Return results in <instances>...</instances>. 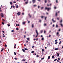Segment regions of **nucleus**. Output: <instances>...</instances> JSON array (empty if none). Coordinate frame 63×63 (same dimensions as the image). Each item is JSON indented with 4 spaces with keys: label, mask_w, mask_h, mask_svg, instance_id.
<instances>
[{
    "label": "nucleus",
    "mask_w": 63,
    "mask_h": 63,
    "mask_svg": "<svg viewBox=\"0 0 63 63\" xmlns=\"http://www.w3.org/2000/svg\"><path fill=\"white\" fill-rule=\"evenodd\" d=\"M45 10H47V11H49L50 10H51V8L46 7Z\"/></svg>",
    "instance_id": "1"
},
{
    "label": "nucleus",
    "mask_w": 63,
    "mask_h": 63,
    "mask_svg": "<svg viewBox=\"0 0 63 63\" xmlns=\"http://www.w3.org/2000/svg\"><path fill=\"white\" fill-rule=\"evenodd\" d=\"M35 32H36V33H37V35L35 37V38H37V36H38V35L39 33H38V31H37V30H36Z\"/></svg>",
    "instance_id": "2"
},
{
    "label": "nucleus",
    "mask_w": 63,
    "mask_h": 63,
    "mask_svg": "<svg viewBox=\"0 0 63 63\" xmlns=\"http://www.w3.org/2000/svg\"><path fill=\"white\" fill-rule=\"evenodd\" d=\"M56 35L57 36H58V37H59L60 36V34H59V32H57L56 33Z\"/></svg>",
    "instance_id": "3"
},
{
    "label": "nucleus",
    "mask_w": 63,
    "mask_h": 63,
    "mask_svg": "<svg viewBox=\"0 0 63 63\" xmlns=\"http://www.w3.org/2000/svg\"><path fill=\"white\" fill-rule=\"evenodd\" d=\"M52 20L53 23H54V22H56V21H55L54 20V19L53 18L52 19Z\"/></svg>",
    "instance_id": "4"
},
{
    "label": "nucleus",
    "mask_w": 63,
    "mask_h": 63,
    "mask_svg": "<svg viewBox=\"0 0 63 63\" xmlns=\"http://www.w3.org/2000/svg\"><path fill=\"white\" fill-rule=\"evenodd\" d=\"M1 17H3L4 16L3 14L1 13Z\"/></svg>",
    "instance_id": "5"
},
{
    "label": "nucleus",
    "mask_w": 63,
    "mask_h": 63,
    "mask_svg": "<svg viewBox=\"0 0 63 63\" xmlns=\"http://www.w3.org/2000/svg\"><path fill=\"white\" fill-rule=\"evenodd\" d=\"M32 2H33V3H35V2L36 1V0H32Z\"/></svg>",
    "instance_id": "6"
},
{
    "label": "nucleus",
    "mask_w": 63,
    "mask_h": 63,
    "mask_svg": "<svg viewBox=\"0 0 63 63\" xmlns=\"http://www.w3.org/2000/svg\"><path fill=\"white\" fill-rule=\"evenodd\" d=\"M34 26V24H32V28H33Z\"/></svg>",
    "instance_id": "7"
},
{
    "label": "nucleus",
    "mask_w": 63,
    "mask_h": 63,
    "mask_svg": "<svg viewBox=\"0 0 63 63\" xmlns=\"http://www.w3.org/2000/svg\"><path fill=\"white\" fill-rule=\"evenodd\" d=\"M28 16H30V17H32V16H31V15H30V14H28Z\"/></svg>",
    "instance_id": "8"
},
{
    "label": "nucleus",
    "mask_w": 63,
    "mask_h": 63,
    "mask_svg": "<svg viewBox=\"0 0 63 63\" xmlns=\"http://www.w3.org/2000/svg\"><path fill=\"white\" fill-rule=\"evenodd\" d=\"M17 15H20V13L19 12H18V13H17Z\"/></svg>",
    "instance_id": "9"
},
{
    "label": "nucleus",
    "mask_w": 63,
    "mask_h": 63,
    "mask_svg": "<svg viewBox=\"0 0 63 63\" xmlns=\"http://www.w3.org/2000/svg\"><path fill=\"white\" fill-rule=\"evenodd\" d=\"M22 50L24 52H25V51L24 49H22Z\"/></svg>",
    "instance_id": "10"
},
{
    "label": "nucleus",
    "mask_w": 63,
    "mask_h": 63,
    "mask_svg": "<svg viewBox=\"0 0 63 63\" xmlns=\"http://www.w3.org/2000/svg\"><path fill=\"white\" fill-rule=\"evenodd\" d=\"M50 56H48V59H50Z\"/></svg>",
    "instance_id": "11"
},
{
    "label": "nucleus",
    "mask_w": 63,
    "mask_h": 63,
    "mask_svg": "<svg viewBox=\"0 0 63 63\" xmlns=\"http://www.w3.org/2000/svg\"><path fill=\"white\" fill-rule=\"evenodd\" d=\"M25 22L24 21L23 22L22 24L23 25L25 24Z\"/></svg>",
    "instance_id": "12"
},
{
    "label": "nucleus",
    "mask_w": 63,
    "mask_h": 63,
    "mask_svg": "<svg viewBox=\"0 0 63 63\" xmlns=\"http://www.w3.org/2000/svg\"><path fill=\"white\" fill-rule=\"evenodd\" d=\"M56 28H58V26L57 24H56Z\"/></svg>",
    "instance_id": "13"
},
{
    "label": "nucleus",
    "mask_w": 63,
    "mask_h": 63,
    "mask_svg": "<svg viewBox=\"0 0 63 63\" xmlns=\"http://www.w3.org/2000/svg\"><path fill=\"white\" fill-rule=\"evenodd\" d=\"M58 49H59V48H56L55 49V50H58Z\"/></svg>",
    "instance_id": "14"
},
{
    "label": "nucleus",
    "mask_w": 63,
    "mask_h": 63,
    "mask_svg": "<svg viewBox=\"0 0 63 63\" xmlns=\"http://www.w3.org/2000/svg\"><path fill=\"white\" fill-rule=\"evenodd\" d=\"M54 9H56L57 8L56 6H54Z\"/></svg>",
    "instance_id": "15"
},
{
    "label": "nucleus",
    "mask_w": 63,
    "mask_h": 63,
    "mask_svg": "<svg viewBox=\"0 0 63 63\" xmlns=\"http://www.w3.org/2000/svg\"><path fill=\"white\" fill-rule=\"evenodd\" d=\"M3 49H4V48H2V49L1 50V52H2V51H3Z\"/></svg>",
    "instance_id": "16"
},
{
    "label": "nucleus",
    "mask_w": 63,
    "mask_h": 63,
    "mask_svg": "<svg viewBox=\"0 0 63 63\" xmlns=\"http://www.w3.org/2000/svg\"><path fill=\"white\" fill-rule=\"evenodd\" d=\"M7 25L8 26H10V24H7Z\"/></svg>",
    "instance_id": "17"
},
{
    "label": "nucleus",
    "mask_w": 63,
    "mask_h": 63,
    "mask_svg": "<svg viewBox=\"0 0 63 63\" xmlns=\"http://www.w3.org/2000/svg\"><path fill=\"white\" fill-rule=\"evenodd\" d=\"M42 52H44V48H43L42 49Z\"/></svg>",
    "instance_id": "18"
},
{
    "label": "nucleus",
    "mask_w": 63,
    "mask_h": 63,
    "mask_svg": "<svg viewBox=\"0 0 63 63\" xmlns=\"http://www.w3.org/2000/svg\"><path fill=\"white\" fill-rule=\"evenodd\" d=\"M41 40H42V41H43V40H44V37L42 38Z\"/></svg>",
    "instance_id": "19"
},
{
    "label": "nucleus",
    "mask_w": 63,
    "mask_h": 63,
    "mask_svg": "<svg viewBox=\"0 0 63 63\" xmlns=\"http://www.w3.org/2000/svg\"><path fill=\"white\" fill-rule=\"evenodd\" d=\"M33 43L34 44V45H35V44H36V42L35 41L34 43Z\"/></svg>",
    "instance_id": "20"
},
{
    "label": "nucleus",
    "mask_w": 63,
    "mask_h": 63,
    "mask_svg": "<svg viewBox=\"0 0 63 63\" xmlns=\"http://www.w3.org/2000/svg\"><path fill=\"white\" fill-rule=\"evenodd\" d=\"M16 26H19V24H16Z\"/></svg>",
    "instance_id": "21"
},
{
    "label": "nucleus",
    "mask_w": 63,
    "mask_h": 63,
    "mask_svg": "<svg viewBox=\"0 0 63 63\" xmlns=\"http://www.w3.org/2000/svg\"><path fill=\"white\" fill-rule=\"evenodd\" d=\"M61 41H60V43H59V44L60 45H60H61Z\"/></svg>",
    "instance_id": "22"
},
{
    "label": "nucleus",
    "mask_w": 63,
    "mask_h": 63,
    "mask_svg": "<svg viewBox=\"0 0 63 63\" xmlns=\"http://www.w3.org/2000/svg\"><path fill=\"white\" fill-rule=\"evenodd\" d=\"M32 53H34V51H32Z\"/></svg>",
    "instance_id": "23"
},
{
    "label": "nucleus",
    "mask_w": 63,
    "mask_h": 63,
    "mask_svg": "<svg viewBox=\"0 0 63 63\" xmlns=\"http://www.w3.org/2000/svg\"><path fill=\"white\" fill-rule=\"evenodd\" d=\"M29 39H30V38H27V40H28V41H29Z\"/></svg>",
    "instance_id": "24"
},
{
    "label": "nucleus",
    "mask_w": 63,
    "mask_h": 63,
    "mask_svg": "<svg viewBox=\"0 0 63 63\" xmlns=\"http://www.w3.org/2000/svg\"><path fill=\"white\" fill-rule=\"evenodd\" d=\"M24 49L25 50H28V48H25Z\"/></svg>",
    "instance_id": "25"
},
{
    "label": "nucleus",
    "mask_w": 63,
    "mask_h": 63,
    "mask_svg": "<svg viewBox=\"0 0 63 63\" xmlns=\"http://www.w3.org/2000/svg\"><path fill=\"white\" fill-rule=\"evenodd\" d=\"M14 53L15 55H16V52H14Z\"/></svg>",
    "instance_id": "26"
},
{
    "label": "nucleus",
    "mask_w": 63,
    "mask_h": 63,
    "mask_svg": "<svg viewBox=\"0 0 63 63\" xmlns=\"http://www.w3.org/2000/svg\"><path fill=\"white\" fill-rule=\"evenodd\" d=\"M61 26L62 27H63V24H60Z\"/></svg>",
    "instance_id": "27"
},
{
    "label": "nucleus",
    "mask_w": 63,
    "mask_h": 63,
    "mask_svg": "<svg viewBox=\"0 0 63 63\" xmlns=\"http://www.w3.org/2000/svg\"><path fill=\"white\" fill-rule=\"evenodd\" d=\"M28 23H30V21H28Z\"/></svg>",
    "instance_id": "28"
},
{
    "label": "nucleus",
    "mask_w": 63,
    "mask_h": 63,
    "mask_svg": "<svg viewBox=\"0 0 63 63\" xmlns=\"http://www.w3.org/2000/svg\"><path fill=\"white\" fill-rule=\"evenodd\" d=\"M57 59H55L54 60V61H56V60H57Z\"/></svg>",
    "instance_id": "29"
},
{
    "label": "nucleus",
    "mask_w": 63,
    "mask_h": 63,
    "mask_svg": "<svg viewBox=\"0 0 63 63\" xmlns=\"http://www.w3.org/2000/svg\"><path fill=\"white\" fill-rule=\"evenodd\" d=\"M16 30H17V31H18V28H16Z\"/></svg>",
    "instance_id": "30"
},
{
    "label": "nucleus",
    "mask_w": 63,
    "mask_h": 63,
    "mask_svg": "<svg viewBox=\"0 0 63 63\" xmlns=\"http://www.w3.org/2000/svg\"><path fill=\"white\" fill-rule=\"evenodd\" d=\"M22 61H23V62H24L25 61V59H23L22 60Z\"/></svg>",
    "instance_id": "31"
},
{
    "label": "nucleus",
    "mask_w": 63,
    "mask_h": 63,
    "mask_svg": "<svg viewBox=\"0 0 63 63\" xmlns=\"http://www.w3.org/2000/svg\"><path fill=\"white\" fill-rule=\"evenodd\" d=\"M43 9H44V7H42L41 8V10H43Z\"/></svg>",
    "instance_id": "32"
},
{
    "label": "nucleus",
    "mask_w": 63,
    "mask_h": 63,
    "mask_svg": "<svg viewBox=\"0 0 63 63\" xmlns=\"http://www.w3.org/2000/svg\"><path fill=\"white\" fill-rule=\"evenodd\" d=\"M44 58H45L43 57V58H41V60H43V59H44Z\"/></svg>",
    "instance_id": "33"
},
{
    "label": "nucleus",
    "mask_w": 63,
    "mask_h": 63,
    "mask_svg": "<svg viewBox=\"0 0 63 63\" xmlns=\"http://www.w3.org/2000/svg\"><path fill=\"white\" fill-rule=\"evenodd\" d=\"M44 33H45V34H46V31L45 30L44 31Z\"/></svg>",
    "instance_id": "34"
},
{
    "label": "nucleus",
    "mask_w": 63,
    "mask_h": 63,
    "mask_svg": "<svg viewBox=\"0 0 63 63\" xmlns=\"http://www.w3.org/2000/svg\"><path fill=\"white\" fill-rule=\"evenodd\" d=\"M57 55L58 56H59V53H57Z\"/></svg>",
    "instance_id": "35"
},
{
    "label": "nucleus",
    "mask_w": 63,
    "mask_h": 63,
    "mask_svg": "<svg viewBox=\"0 0 63 63\" xmlns=\"http://www.w3.org/2000/svg\"><path fill=\"white\" fill-rule=\"evenodd\" d=\"M54 56H52V58H54Z\"/></svg>",
    "instance_id": "36"
},
{
    "label": "nucleus",
    "mask_w": 63,
    "mask_h": 63,
    "mask_svg": "<svg viewBox=\"0 0 63 63\" xmlns=\"http://www.w3.org/2000/svg\"><path fill=\"white\" fill-rule=\"evenodd\" d=\"M18 8V5H16V8Z\"/></svg>",
    "instance_id": "37"
},
{
    "label": "nucleus",
    "mask_w": 63,
    "mask_h": 63,
    "mask_svg": "<svg viewBox=\"0 0 63 63\" xmlns=\"http://www.w3.org/2000/svg\"><path fill=\"white\" fill-rule=\"evenodd\" d=\"M55 16H57V12L56 13Z\"/></svg>",
    "instance_id": "38"
},
{
    "label": "nucleus",
    "mask_w": 63,
    "mask_h": 63,
    "mask_svg": "<svg viewBox=\"0 0 63 63\" xmlns=\"http://www.w3.org/2000/svg\"><path fill=\"white\" fill-rule=\"evenodd\" d=\"M47 0H45V3H47Z\"/></svg>",
    "instance_id": "39"
},
{
    "label": "nucleus",
    "mask_w": 63,
    "mask_h": 63,
    "mask_svg": "<svg viewBox=\"0 0 63 63\" xmlns=\"http://www.w3.org/2000/svg\"><path fill=\"white\" fill-rule=\"evenodd\" d=\"M60 31H61V29H59V30H58V31L59 32H60Z\"/></svg>",
    "instance_id": "40"
},
{
    "label": "nucleus",
    "mask_w": 63,
    "mask_h": 63,
    "mask_svg": "<svg viewBox=\"0 0 63 63\" xmlns=\"http://www.w3.org/2000/svg\"><path fill=\"white\" fill-rule=\"evenodd\" d=\"M41 18H44V16H41Z\"/></svg>",
    "instance_id": "41"
},
{
    "label": "nucleus",
    "mask_w": 63,
    "mask_h": 63,
    "mask_svg": "<svg viewBox=\"0 0 63 63\" xmlns=\"http://www.w3.org/2000/svg\"><path fill=\"white\" fill-rule=\"evenodd\" d=\"M47 25V24H44V26H46Z\"/></svg>",
    "instance_id": "42"
},
{
    "label": "nucleus",
    "mask_w": 63,
    "mask_h": 63,
    "mask_svg": "<svg viewBox=\"0 0 63 63\" xmlns=\"http://www.w3.org/2000/svg\"><path fill=\"white\" fill-rule=\"evenodd\" d=\"M58 43V42L57 41L55 43V44H57Z\"/></svg>",
    "instance_id": "43"
},
{
    "label": "nucleus",
    "mask_w": 63,
    "mask_h": 63,
    "mask_svg": "<svg viewBox=\"0 0 63 63\" xmlns=\"http://www.w3.org/2000/svg\"><path fill=\"white\" fill-rule=\"evenodd\" d=\"M36 57H39V56L38 55H37L36 56Z\"/></svg>",
    "instance_id": "44"
},
{
    "label": "nucleus",
    "mask_w": 63,
    "mask_h": 63,
    "mask_svg": "<svg viewBox=\"0 0 63 63\" xmlns=\"http://www.w3.org/2000/svg\"><path fill=\"white\" fill-rule=\"evenodd\" d=\"M28 1L25 2V3L26 4H28Z\"/></svg>",
    "instance_id": "45"
},
{
    "label": "nucleus",
    "mask_w": 63,
    "mask_h": 63,
    "mask_svg": "<svg viewBox=\"0 0 63 63\" xmlns=\"http://www.w3.org/2000/svg\"><path fill=\"white\" fill-rule=\"evenodd\" d=\"M5 47H7V45L6 44L5 45Z\"/></svg>",
    "instance_id": "46"
},
{
    "label": "nucleus",
    "mask_w": 63,
    "mask_h": 63,
    "mask_svg": "<svg viewBox=\"0 0 63 63\" xmlns=\"http://www.w3.org/2000/svg\"><path fill=\"white\" fill-rule=\"evenodd\" d=\"M43 33V31H41V33Z\"/></svg>",
    "instance_id": "47"
},
{
    "label": "nucleus",
    "mask_w": 63,
    "mask_h": 63,
    "mask_svg": "<svg viewBox=\"0 0 63 63\" xmlns=\"http://www.w3.org/2000/svg\"><path fill=\"white\" fill-rule=\"evenodd\" d=\"M47 17H45V20H46V18H47Z\"/></svg>",
    "instance_id": "48"
},
{
    "label": "nucleus",
    "mask_w": 63,
    "mask_h": 63,
    "mask_svg": "<svg viewBox=\"0 0 63 63\" xmlns=\"http://www.w3.org/2000/svg\"><path fill=\"white\" fill-rule=\"evenodd\" d=\"M13 8V6H11V8H10V9H12V8Z\"/></svg>",
    "instance_id": "49"
},
{
    "label": "nucleus",
    "mask_w": 63,
    "mask_h": 63,
    "mask_svg": "<svg viewBox=\"0 0 63 63\" xmlns=\"http://www.w3.org/2000/svg\"><path fill=\"white\" fill-rule=\"evenodd\" d=\"M52 26H53V27H54V24H53V25Z\"/></svg>",
    "instance_id": "50"
},
{
    "label": "nucleus",
    "mask_w": 63,
    "mask_h": 63,
    "mask_svg": "<svg viewBox=\"0 0 63 63\" xmlns=\"http://www.w3.org/2000/svg\"><path fill=\"white\" fill-rule=\"evenodd\" d=\"M2 24H3V25H4V23L3 22H2Z\"/></svg>",
    "instance_id": "51"
},
{
    "label": "nucleus",
    "mask_w": 63,
    "mask_h": 63,
    "mask_svg": "<svg viewBox=\"0 0 63 63\" xmlns=\"http://www.w3.org/2000/svg\"><path fill=\"white\" fill-rule=\"evenodd\" d=\"M24 47H26V44L24 45Z\"/></svg>",
    "instance_id": "52"
},
{
    "label": "nucleus",
    "mask_w": 63,
    "mask_h": 63,
    "mask_svg": "<svg viewBox=\"0 0 63 63\" xmlns=\"http://www.w3.org/2000/svg\"><path fill=\"white\" fill-rule=\"evenodd\" d=\"M56 3H58V0H56Z\"/></svg>",
    "instance_id": "53"
},
{
    "label": "nucleus",
    "mask_w": 63,
    "mask_h": 63,
    "mask_svg": "<svg viewBox=\"0 0 63 63\" xmlns=\"http://www.w3.org/2000/svg\"><path fill=\"white\" fill-rule=\"evenodd\" d=\"M14 32V31L13 30L11 31L12 32Z\"/></svg>",
    "instance_id": "54"
},
{
    "label": "nucleus",
    "mask_w": 63,
    "mask_h": 63,
    "mask_svg": "<svg viewBox=\"0 0 63 63\" xmlns=\"http://www.w3.org/2000/svg\"><path fill=\"white\" fill-rule=\"evenodd\" d=\"M10 5H12V3L11 2H10Z\"/></svg>",
    "instance_id": "55"
},
{
    "label": "nucleus",
    "mask_w": 63,
    "mask_h": 63,
    "mask_svg": "<svg viewBox=\"0 0 63 63\" xmlns=\"http://www.w3.org/2000/svg\"><path fill=\"white\" fill-rule=\"evenodd\" d=\"M41 20H39L40 22H41Z\"/></svg>",
    "instance_id": "56"
},
{
    "label": "nucleus",
    "mask_w": 63,
    "mask_h": 63,
    "mask_svg": "<svg viewBox=\"0 0 63 63\" xmlns=\"http://www.w3.org/2000/svg\"><path fill=\"white\" fill-rule=\"evenodd\" d=\"M62 20H61V21H60L61 23V22H62Z\"/></svg>",
    "instance_id": "57"
},
{
    "label": "nucleus",
    "mask_w": 63,
    "mask_h": 63,
    "mask_svg": "<svg viewBox=\"0 0 63 63\" xmlns=\"http://www.w3.org/2000/svg\"><path fill=\"white\" fill-rule=\"evenodd\" d=\"M14 48H16V46H14Z\"/></svg>",
    "instance_id": "58"
},
{
    "label": "nucleus",
    "mask_w": 63,
    "mask_h": 63,
    "mask_svg": "<svg viewBox=\"0 0 63 63\" xmlns=\"http://www.w3.org/2000/svg\"><path fill=\"white\" fill-rule=\"evenodd\" d=\"M2 32L3 33H5V32H4V31H2Z\"/></svg>",
    "instance_id": "59"
},
{
    "label": "nucleus",
    "mask_w": 63,
    "mask_h": 63,
    "mask_svg": "<svg viewBox=\"0 0 63 63\" xmlns=\"http://www.w3.org/2000/svg\"><path fill=\"white\" fill-rule=\"evenodd\" d=\"M15 60H17V58H15Z\"/></svg>",
    "instance_id": "60"
},
{
    "label": "nucleus",
    "mask_w": 63,
    "mask_h": 63,
    "mask_svg": "<svg viewBox=\"0 0 63 63\" xmlns=\"http://www.w3.org/2000/svg\"><path fill=\"white\" fill-rule=\"evenodd\" d=\"M13 3H16V1H13Z\"/></svg>",
    "instance_id": "61"
},
{
    "label": "nucleus",
    "mask_w": 63,
    "mask_h": 63,
    "mask_svg": "<svg viewBox=\"0 0 63 63\" xmlns=\"http://www.w3.org/2000/svg\"><path fill=\"white\" fill-rule=\"evenodd\" d=\"M34 47V46H33L32 47V48H33L34 47Z\"/></svg>",
    "instance_id": "62"
},
{
    "label": "nucleus",
    "mask_w": 63,
    "mask_h": 63,
    "mask_svg": "<svg viewBox=\"0 0 63 63\" xmlns=\"http://www.w3.org/2000/svg\"><path fill=\"white\" fill-rule=\"evenodd\" d=\"M49 37H51V35H49Z\"/></svg>",
    "instance_id": "63"
},
{
    "label": "nucleus",
    "mask_w": 63,
    "mask_h": 63,
    "mask_svg": "<svg viewBox=\"0 0 63 63\" xmlns=\"http://www.w3.org/2000/svg\"><path fill=\"white\" fill-rule=\"evenodd\" d=\"M43 37V35H41V37Z\"/></svg>",
    "instance_id": "64"
}]
</instances>
